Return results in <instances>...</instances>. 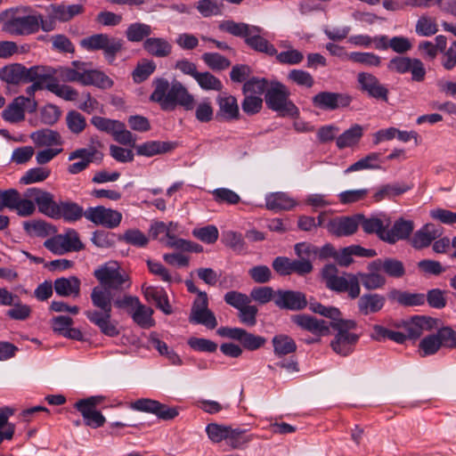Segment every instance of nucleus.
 <instances>
[{
    "mask_svg": "<svg viewBox=\"0 0 456 456\" xmlns=\"http://www.w3.org/2000/svg\"><path fill=\"white\" fill-rule=\"evenodd\" d=\"M386 298L384 296L377 293L363 294L359 296L357 307L363 315L379 312L385 305Z\"/></svg>",
    "mask_w": 456,
    "mask_h": 456,
    "instance_id": "nucleus-33",
    "label": "nucleus"
},
{
    "mask_svg": "<svg viewBox=\"0 0 456 456\" xmlns=\"http://www.w3.org/2000/svg\"><path fill=\"white\" fill-rule=\"evenodd\" d=\"M273 353L276 356L281 357L297 351L296 342L286 334L275 335L272 339Z\"/></svg>",
    "mask_w": 456,
    "mask_h": 456,
    "instance_id": "nucleus-43",
    "label": "nucleus"
},
{
    "mask_svg": "<svg viewBox=\"0 0 456 456\" xmlns=\"http://www.w3.org/2000/svg\"><path fill=\"white\" fill-rule=\"evenodd\" d=\"M195 80L203 90L221 91L223 89L221 80L210 72H200Z\"/></svg>",
    "mask_w": 456,
    "mask_h": 456,
    "instance_id": "nucleus-59",
    "label": "nucleus"
},
{
    "mask_svg": "<svg viewBox=\"0 0 456 456\" xmlns=\"http://www.w3.org/2000/svg\"><path fill=\"white\" fill-rule=\"evenodd\" d=\"M356 322L353 320L346 322H336L333 325V330L338 333L330 342L332 350L341 355L347 356L353 353L354 346L359 340L357 334L350 332V330L356 328Z\"/></svg>",
    "mask_w": 456,
    "mask_h": 456,
    "instance_id": "nucleus-8",
    "label": "nucleus"
},
{
    "mask_svg": "<svg viewBox=\"0 0 456 456\" xmlns=\"http://www.w3.org/2000/svg\"><path fill=\"white\" fill-rule=\"evenodd\" d=\"M189 322L194 324H201L213 330L217 326V321L214 313L208 308V297L207 293H199L191 305Z\"/></svg>",
    "mask_w": 456,
    "mask_h": 456,
    "instance_id": "nucleus-12",
    "label": "nucleus"
},
{
    "mask_svg": "<svg viewBox=\"0 0 456 456\" xmlns=\"http://www.w3.org/2000/svg\"><path fill=\"white\" fill-rule=\"evenodd\" d=\"M224 299L227 305L234 307L238 311L251 303L250 295L248 296L244 293L235 290L228 291L225 293Z\"/></svg>",
    "mask_w": 456,
    "mask_h": 456,
    "instance_id": "nucleus-61",
    "label": "nucleus"
},
{
    "mask_svg": "<svg viewBox=\"0 0 456 456\" xmlns=\"http://www.w3.org/2000/svg\"><path fill=\"white\" fill-rule=\"evenodd\" d=\"M413 228L414 224L412 221L400 218L395 222L393 227L390 230L386 231V235H381V240L390 244H394L397 240L409 238L413 231Z\"/></svg>",
    "mask_w": 456,
    "mask_h": 456,
    "instance_id": "nucleus-31",
    "label": "nucleus"
},
{
    "mask_svg": "<svg viewBox=\"0 0 456 456\" xmlns=\"http://www.w3.org/2000/svg\"><path fill=\"white\" fill-rule=\"evenodd\" d=\"M102 400V396H90L75 403V408L81 413L85 424L92 428L102 427L106 422L105 417L96 410V406Z\"/></svg>",
    "mask_w": 456,
    "mask_h": 456,
    "instance_id": "nucleus-13",
    "label": "nucleus"
},
{
    "mask_svg": "<svg viewBox=\"0 0 456 456\" xmlns=\"http://www.w3.org/2000/svg\"><path fill=\"white\" fill-rule=\"evenodd\" d=\"M82 85L94 86L100 88H110L113 85V81L103 72L96 69H87L85 67Z\"/></svg>",
    "mask_w": 456,
    "mask_h": 456,
    "instance_id": "nucleus-41",
    "label": "nucleus"
},
{
    "mask_svg": "<svg viewBox=\"0 0 456 456\" xmlns=\"http://www.w3.org/2000/svg\"><path fill=\"white\" fill-rule=\"evenodd\" d=\"M66 124L69 130L74 134H81L86 127V118L76 110H70L67 113Z\"/></svg>",
    "mask_w": 456,
    "mask_h": 456,
    "instance_id": "nucleus-58",
    "label": "nucleus"
},
{
    "mask_svg": "<svg viewBox=\"0 0 456 456\" xmlns=\"http://www.w3.org/2000/svg\"><path fill=\"white\" fill-rule=\"evenodd\" d=\"M29 137L37 147L53 148L54 146H61L63 143L61 134L50 128L34 131Z\"/></svg>",
    "mask_w": 456,
    "mask_h": 456,
    "instance_id": "nucleus-27",
    "label": "nucleus"
},
{
    "mask_svg": "<svg viewBox=\"0 0 456 456\" xmlns=\"http://www.w3.org/2000/svg\"><path fill=\"white\" fill-rule=\"evenodd\" d=\"M357 82L360 85V89L367 93L370 97L384 102L388 101V89L374 75L360 72L357 75Z\"/></svg>",
    "mask_w": 456,
    "mask_h": 456,
    "instance_id": "nucleus-21",
    "label": "nucleus"
},
{
    "mask_svg": "<svg viewBox=\"0 0 456 456\" xmlns=\"http://www.w3.org/2000/svg\"><path fill=\"white\" fill-rule=\"evenodd\" d=\"M123 43L120 38L101 33L81 39L80 45L87 51H103L106 60L112 63L116 55L122 50Z\"/></svg>",
    "mask_w": 456,
    "mask_h": 456,
    "instance_id": "nucleus-6",
    "label": "nucleus"
},
{
    "mask_svg": "<svg viewBox=\"0 0 456 456\" xmlns=\"http://www.w3.org/2000/svg\"><path fill=\"white\" fill-rule=\"evenodd\" d=\"M101 286L107 289L123 290L131 286L129 276L121 270L117 262H109L100 266L94 273Z\"/></svg>",
    "mask_w": 456,
    "mask_h": 456,
    "instance_id": "nucleus-5",
    "label": "nucleus"
},
{
    "mask_svg": "<svg viewBox=\"0 0 456 456\" xmlns=\"http://www.w3.org/2000/svg\"><path fill=\"white\" fill-rule=\"evenodd\" d=\"M83 216L86 217V210L77 202L71 200H61L58 202V210L54 219L62 218L65 222L75 223L79 221Z\"/></svg>",
    "mask_w": 456,
    "mask_h": 456,
    "instance_id": "nucleus-30",
    "label": "nucleus"
},
{
    "mask_svg": "<svg viewBox=\"0 0 456 456\" xmlns=\"http://www.w3.org/2000/svg\"><path fill=\"white\" fill-rule=\"evenodd\" d=\"M45 10V17L42 22V30L50 32L56 27V21L66 22L84 12L82 4L65 5L63 4H51L41 6Z\"/></svg>",
    "mask_w": 456,
    "mask_h": 456,
    "instance_id": "nucleus-7",
    "label": "nucleus"
},
{
    "mask_svg": "<svg viewBox=\"0 0 456 456\" xmlns=\"http://www.w3.org/2000/svg\"><path fill=\"white\" fill-rule=\"evenodd\" d=\"M237 341H239L241 346L246 350L256 351L265 345L266 338L265 337L250 333L241 328L238 335Z\"/></svg>",
    "mask_w": 456,
    "mask_h": 456,
    "instance_id": "nucleus-48",
    "label": "nucleus"
},
{
    "mask_svg": "<svg viewBox=\"0 0 456 456\" xmlns=\"http://www.w3.org/2000/svg\"><path fill=\"white\" fill-rule=\"evenodd\" d=\"M388 298L403 306L422 305L426 301V297L422 293H411L395 289L389 291Z\"/></svg>",
    "mask_w": 456,
    "mask_h": 456,
    "instance_id": "nucleus-37",
    "label": "nucleus"
},
{
    "mask_svg": "<svg viewBox=\"0 0 456 456\" xmlns=\"http://www.w3.org/2000/svg\"><path fill=\"white\" fill-rule=\"evenodd\" d=\"M24 230L31 236L46 237L55 232L53 226L42 220H32L23 223Z\"/></svg>",
    "mask_w": 456,
    "mask_h": 456,
    "instance_id": "nucleus-49",
    "label": "nucleus"
},
{
    "mask_svg": "<svg viewBox=\"0 0 456 456\" xmlns=\"http://www.w3.org/2000/svg\"><path fill=\"white\" fill-rule=\"evenodd\" d=\"M440 235V229L434 224H426L413 234L411 244L416 249H422L430 246Z\"/></svg>",
    "mask_w": 456,
    "mask_h": 456,
    "instance_id": "nucleus-25",
    "label": "nucleus"
},
{
    "mask_svg": "<svg viewBox=\"0 0 456 456\" xmlns=\"http://www.w3.org/2000/svg\"><path fill=\"white\" fill-rule=\"evenodd\" d=\"M226 443L232 449H240L252 440L250 436L246 435V430L240 428H232L229 427L227 432Z\"/></svg>",
    "mask_w": 456,
    "mask_h": 456,
    "instance_id": "nucleus-54",
    "label": "nucleus"
},
{
    "mask_svg": "<svg viewBox=\"0 0 456 456\" xmlns=\"http://www.w3.org/2000/svg\"><path fill=\"white\" fill-rule=\"evenodd\" d=\"M143 49L152 56L165 58L171 54L172 45L163 37H148L143 42Z\"/></svg>",
    "mask_w": 456,
    "mask_h": 456,
    "instance_id": "nucleus-36",
    "label": "nucleus"
},
{
    "mask_svg": "<svg viewBox=\"0 0 456 456\" xmlns=\"http://www.w3.org/2000/svg\"><path fill=\"white\" fill-rule=\"evenodd\" d=\"M154 90L150 96L151 102L159 104L162 110H174L176 106H182L186 110L195 107V100L187 88L179 81L159 77L153 80Z\"/></svg>",
    "mask_w": 456,
    "mask_h": 456,
    "instance_id": "nucleus-1",
    "label": "nucleus"
},
{
    "mask_svg": "<svg viewBox=\"0 0 456 456\" xmlns=\"http://www.w3.org/2000/svg\"><path fill=\"white\" fill-rule=\"evenodd\" d=\"M387 69L398 74L411 73L415 82H422L427 73L419 59L402 55L393 57L387 63Z\"/></svg>",
    "mask_w": 456,
    "mask_h": 456,
    "instance_id": "nucleus-9",
    "label": "nucleus"
},
{
    "mask_svg": "<svg viewBox=\"0 0 456 456\" xmlns=\"http://www.w3.org/2000/svg\"><path fill=\"white\" fill-rule=\"evenodd\" d=\"M91 299L94 306L101 310L100 313H111L112 296L110 289L102 286L94 287L92 289Z\"/></svg>",
    "mask_w": 456,
    "mask_h": 456,
    "instance_id": "nucleus-39",
    "label": "nucleus"
},
{
    "mask_svg": "<svg viewBox=\"0 0 456 456\" xmlns=\"http://www.w3.org/2000/svg\"><path fill=\"white\" fill-rule=\"evenodd\" d=\"M28 13L17 15L9 20V28L16 35H30L42 29V22L45 18L42 14L37 13L29 8L26 9Z\"/></svg>",
    "mask_w": 456,
    "mask_h": 456,
    "instance_id": "nucleus-14",
    "label": "nucleus"
},
{
    "mask_svg": "<svg viewBox=\"0 0 456 456\" xmlns=\"http://www.w3.org/2000/svg\"><path fill=\"white\" fill-rule=\"evenodd\" d=\"M80 280L76 276L69 278H58L54 281L53 288L57 295L61 297H77L80 294Z\"/></svg>",
    "mask_w": 456,
    "mask_h": 456,
    "instance_id": "nucleus-35",
    "label": "nucleus"
},
{
    "mask_svg": "<svg viewBox=\"0 0 456 456\" xmlns=\"http://www.w3.org/2000/svg\"><path fill=\"white\" fill-rule=\"evenodd\" d=\"M362 136V127L355 124L337 138L336 144L338 149L352 147L358 143Z\"/></svg>",
    "mask_w": 456,
    "mask_h": 456,
    "instance_id": "nucleus-46",
    "label": "nucleus"
},
{
    "mask_svg": "<svg viewBox=\"0 0 456 456\" xmlns=\"http://www.w3.org/2000/svg\"><path fill=\"white\" fill-rule=\"evenodd\" d=\"M273 56L279 63L283 65H297L304 60L303 53L292 46H288V50L280 53L276 50V54Z\"/></svg>",
    "mask_w": 456,
    "mask_h": 456,
    "instance_id": "nucleus-55",
    "label": "nucleus"
},
{
    "mask_svg": "<svg viewBox=\"0 0 456 456\" xmlns=\"http://www.w3.org/2000/svg\"><path fill=\"white\" fill-rule=\"evenodd\" d=\"M419 354L422 357L436 354L441 347L439 339L436 334L425 337L419 343Z\"/></svg>",
    "mask_w": 456,
    "mask_h": 456,
    "instance_id": "nucleus-64",
    "label": "nucleus"
},
{
    "mask_svg": "<svg viewBox=\"0 0 456 456\" xmlns=\"http://www.w3.org/2000/svg\"><path fill=\"white\" fill-rule=\"evenodd\" d=\"M326 287L337 293L347 292L351 299L358 298L361 294L359 281L354 273H346L345 276H338L330 281Z\"/></svg>",
    "mask_w": 456,
    "mask_h": 456,
    "instance_id": "nucleus-22",
    "label": "nucleus"
},
{
    "mask_svg": "<svg viewBox=\"0 0 456 456\" xmlns=\"http://www.w3.org/2000/svg\"><path fill=\"white\" fill-rule=\"evenodd\" d=\"M15 210L20 216H29L36 211V205L26 197L21 198L15 189L0 190V210Z\"/></svg>",
    "mask_w": 456,
    "mask_h": 456,
    "instance_id": "nucleus-10",
    "label": "nucleus"
},
{
    "mask_svg": "<svg viewBox=\"0 0 456 456\" xmlns=\"http://www.w3.org/2000/svg\"><path fill=\"white\" fill-rule=\"evenodd\" d=\"M265 205L268 209L277 212L291 209L295 201L284 192H274L266 196Z\"/></svg>",
    "mask_w": 456,
    "mask_h": 456,
    "instance_id": "nucleus-42",
    "label": "nucleus"
},
{
    "mask_svg": "<svg viewBox=\"0 0 456 456\" xmlns=\"http://www.w3.org/2000/svg\"><path fill=\"white\" fill-rule=\"evenodd\" d=\"M72 66L73 68L61 67L58 69H54L55 75L63 82H77L82 85V77L86 63L74 61H72Z\"/></svg>",
    "mask_w": 456,
    "mask_h": 456,
    "instance_id": "nucleus-40",
    "label": "nucleus"
},
{
    "mask_svg": "<svg viewBox=\"0 0 456 456\" xmlns=\"http://www.w3.org/2000/svg\"><path fill=\"white\" fill-rule=\"evenodd\" d=\"M435 320L431 317L415 316L409 322H403V327L407 338L416 339L419 338L425 330L433 328Z\"/></svg>",
    "mask_w": 456,
    "mask_h": 456,
    "instance_id": "nucleus-29",
    "label": "nucleus"
},
{
    "mask_svg": "<svg viewBox=\"0 0 456 456\" xmlns=\"http://www.w3.org/2000/svg\"><path fill=\"white\" fill-rule=\"evenodd\" d=\"M219 28L232 36L243 37L246 45L256 52L269 56L276 54L274 45L263 37L265 31L261 27L233 20H224L219 25Z\"/></svg>",
    "mask_w": 456,
    "mask_h": 456,
    "instance_id": "nucleus-2",
    "label": "nucleus"
},
{
    "mask_svg": "<svg viewBox=\"0 0 456 456\" xmlns=\"http://www.w3.org/2000/svg\"><path fill=\"white\" fill-rule=\"evenodd\" d=\"M192 235L204 243L213 244L218 240L219 232L215 225H207L193 229Z\"/></svg>",
    "mask_w": 456,
    "mask_h": 456,
    "instance_id": "nucleus-63",
    "label": "nucleus"
},
{
    "mask_svg": "<svg viewBox=\"0 0 456 456\" xmlns=\"http://www.w3.org/2000/svg\"><path fill=\"white\" fill-rule=\"evenodd\" d=\"M202 60L213 70H224L231 65V61L218 53H205Z\"/></svg>",
    "mask_w": 456,
    "mask_h": 456,
    "instance_id": "nucleus-60",
    "label": "nucleus"
},
{
    "mask_svg": "<svg viewBox=\"0 0 456 456\" xmlns=\"http://www.w3.org/2000/svg\"><path fill=\"white\" fill-rule=\"evenodd\" d=\"M86 219L96 225L114 229L120 224L122 214L103 206L90 207L86 209Z\"/></svg>",
    "mask_w": 456,
    "mask_h": 456,
    "instance_id": "nucleus-16",
    "label": "nucleus"
},
{
    "mask_svg": "<svg viewBox=\"0 0 456 456\" xmlns=\"http://www.w3.org/2000/svg\"><path fill=\"white\" fill-rule=\"evenodd\" d=\"M173 149V143L160 141H149L135 146L137 155L145 157L166 153Z\"/></svg>",
    "mask_w": 456,
    "mask_h": 456,
    "instance_id": "nucleus-38",
    "label": "nucleus"
},
{
    "mask_svg": "<svg viewBox=\"0 0 456 456\" xmlns=\"http://www.w3.org/2000/svg\"><path fill=\"white\" fill-rule=\"evenodd\" d=\"M322 316L330 319V322L319 320L307 314L293 315L291 320L301 329L307 330L316 336H325L330 333V328L333 329L336 322H346L352 320L343 319L340 310L335 306H325Z\"/></svg>",
    "mask_w": 456,
    "mask_h": 456,
    "instance_id": "nucleus-3",
    "label": "nucleus"
},
{
    "mask_svg": "<svg viewBox=\"0 0 456 456\" xmlns=\"http://www.w3.org/2000/svg\"><path fill=\"white\" fill-rule=\"evenodd\" d=\"M51 171L47 167H38L28 169L20 178L22 184L40 183L49 177Z\"/></svg>",
    "mask_w": 456,
    "mask_h": 456,
    "instance_id": "nucleus-57",
    "label": "nucleus"
},
{
    "mask_svg": "<svg viewBox=\"0 0 456 456\" xmlns=\"http://www.w3.org/2000/svg\"><path fill=\"white\" fill-rule=\"evenodd\" d=\"M153 310L141 302L135 306L132 314L133 321L142 329H149L155 325L152 318Z\"/></svg>",
    "mask_w": 456,
    "mask_h": 456,
    "instance_id": "nucleus-47",
    "label": "nucleus"
},
{
    "mask_svg": "<svg viewBox=\"0 0 456 456\" xmlns=\"http://www.w3.org/2000/svg\"><path fill=\"white\" fill-rule=\"evenodd\" d=\"M87 319L96 325L106 336L115 337L119 331L117 326L111 322V313H100L98 310L86 311Z\"/></svg>",
    "mask_w": 456,
    "mask_h": 456,
    "instance_id": "nucleus-26",
    "label": "nucleus"
},
{
    "mask_svg": "<svg viewBox=\"0 0 456 456\" xmlns=\"http://www.w3.org/2000/svg\"><path fill=\"white\" fill-rule=\"evenodd\" d=\"M314 107L324 110H334L349 106L352 97L346 94L320 92L312 99Z\"/></svg>",
    "mask_w": 456,
    "mask_h": 456,
    "instance_id": "nucleus-18",
    "label": "nucleus"
},
{
    "mask_svg": "<svg viewBox=\"0 0 456 456\" xmlns=\"http://www.w3.org/2000/svg\"><path fill=\"white\" fill-rule=\"evenodd\" d=\"M37 110V102L34 98L18 96L3 110V118L10 123H19L25 119V111L34 113Z\"/></svg>",
    "mask_w": 456,
    "mask_h": 456,
    "instance_id": "nucleus-15",
    "label": "nucleus"
},
{
    "mask_svg": "<svg viewBox=\"0 0 456 456\" xmlns=\"http://www.w3.org/2000/svg\"><path fill=\"white\" fill-rule=\"evenodd\" d=\"M289 97L290 91L284 84L278 80H270V86L265 94V102L268 109L278 112L282 117L297 116L298 108Z\"/></svg>",
    "mask_w": 456,
    "mask_h": 456,
    "instance_id": "nucleus-4",
    "label": "nucleus"
},
{
    "mask_svg": "<svg viewBox=\"0 0 456 456\" xmlns=\"http://www.w3.org/2000/svg\"><path fill=\"white\" fill-rule=\"evenodd\" d=\"M368 272H359L355 273L357 281L362 282V286L368 290H375L383 288L386 285L387 279L380 272L375 260L367 265Z\"/></svg>",
    "mask_w": 456,
    "mask_h": 456,
    "instance_id": "nucleus-23",
    "label": "nucleus"
},
{
    "mask_svg": "<svg viewBox=\"0 0 456 456\" xmlns=\"http://www.w3.org/2000/svg\"><path fill=\"white\" fill-rule=\"evenodd\" d=\"M142 289L143 296L148 302H154L156 306L165 314L168 315L173 313L167 292L163 288L143 285Z\"/></svg>",
    "mask_w": 456,
    "mask_h": 456,
    "instance_id": "nucleus-28",
    "label": "nucleus"
},
{
    "mask_svg": "<svg viewBox=\"0 0 456 456\" xmlns=\"http://www.w3.org/2000/svg\"><path fill=\"white\" fill-rule=\"evenodd\" d=\"M274 304L282 310L300 311L306 307L307 299L305 294L301 291L278 289Z\"/></svg>",
    "mask_w": 456,
    "mask_h": 456,
    "instance_id": "nucleus-19",
    "label": "nucleus"
},
{
    "mask_svg": "<svg viewBox=\"0 0 456 456\" xmlns=\"http://www.w3.org/2000/svg\"><path fill=\"white\" fill-rule=\"evenodd\" d=\"M270 86V80L266 78L252 77L246 81L242 87L243 94L260 96L265 94Z\"/></svg>",
    "mask_w": 456,
    "mask_h": 456,
    "instance_id": "nucleus-51",
    "label": "nucleus"
},
{
    "mask_svg": "<svg viewBox=\"0 0 456 456\" xmlns=\"http://www.w3.org/2000/svg\"><path fill=\"white\" fill-rule=\"evenodd\" d=\"M362 218L359 220V225L362 226L366 233H377L381 239V235H386V227L383 222L377 217L366 218L362 214H357Z\"/></svg>",
    "mask_w": 456,
    "mask_h": 456,
    "instance_id": "nucleus-53",
    "label": "nucleus"
},
{
    "mask_svg": "<svg viewBox=\"0 0 456 456\" xmlns=\"http://www.w3.org/2000/svg\"><path fill=\"white\" fill-rule=\"evenodd\" d=\"M218 110L216 118L219 120H237L240 118V110L237 100L232 95H218L216 97Z\"/></svg>",
    "mask_w": 456,
    "mask_h": 456,
    "instance_id": "nucleus-24",
    "label": "nucleus"
},
{
    "mask_svg": "<svg viewBox=\"0 0 456 456\" xmlns=\"http://www.w3.org/2000/svg\"><path fill=\"white\" fill-rule=\"evenodd\" d=\"M360 218L362 217L357 214L337 216L328 222L326 228L330 234L336 237L351 236L356 232Z\"/></svg>",
    "mask_w": 456,
    "mask_h": 456,
    "instance_id": "nucleus-20",
    "label": "nucleus"
},
{
    "mask_svg": "<svg viewBox=\"0 0 456 456\" xmlns=\"http://www.w3.org/2000/svg\"><path fill=\"white\" fill-rule=\"evenodd\" d=\"M151 34V28L145 23L135 22L127 28L126 36L130 42H141Z\"/></svg>",
    "mask_w": 456,
    "mask_h": 456,
    "instance_id": "nucleus-52",
    "label": "nucleus"
},
{
    "mask_svg": "<svg viewBox=\"0 0 456 456\" xmlns=\"http://www.w3.org/2000/svg\"><path fill=\"white\" fill-rule=\"evenodd\" d=\"M379 269L393 278H401L405 274V268L402 261L395 258L386 257L375 259Z\"/></svg>",
    "mask_w": 456,
    "mask_h": 456,
    "instance_id": "nucleus-45",
    "label": "nucleus"
},
{
    "mask_svg": "<svg viewBox=\"0 0 456 456\" xmlns=\"http://www.w3.org/2000/svg\"><path fill=\"white\" fill-rule=\"evenodd\" d=\"M54 75V69L48 66L36 65L30 68L24 66V83L38 82L42 86H45V84Z\"/></svg>",
    "mask_w": 456,
    "mask_h": 456,
    "instance_id": "nucleus-34",
    "label": "nucleus"
},
{
    "mask_svg": "<svg viewBox=\"0 0 456 456\" xmlns=\"http://www.w3.org/2000/svg\"><path fill=\"white\" fill-rule=\"evenodd\" d=\"M347 59L366 67H379L382 61L380 56L369 52H352L347 54Z\"/></svg>",
    "mask_w": 456,
    "mask_h": 456,
    "instance_id": "nucleus-50",
    "label": "nucleus"
},
{
    "mask_svg": "<svg viewBox=\"0 0 456 456\" xmlns=\"http://www.w3.org/2000/svg\"><path fill=\"white\" fill-rule=\"evenodd\" d=\"M0 79L7 84L24 83V65L12 63L0 69Z\"/></svg>",
    "mask_w": 456,
    "mask_h": 456,
    "instance_id": "nucleus-44",
    "label": "nucleus"
},
{
    "mask_svg": "<svg viewBox=\"0 0 456 456\" xmlns=\"http://www.w3.org/2000/svg\"><path fill=\"white\" fill-rule=\"evenodd\" d=\"M287 78L289 81L306 88H311L314 84L313 76L303 69H292L288 73Z\"/></svg>",
    "mask_w": 456,
    "mask_h": 456,
    "instance_id": "nucleus-62",
    "label": "nucleus"
},
{
    "mask_svg": "<svg viewBox=\"0 0 456 456\" xmlns=\"http://www.w3.org/2000/svg\"><path fill=\"white\" fill-rule=\"evenodd\" d=\"M415 31L421 37H431L438 31V27L435 18L429 16H420L417 20Z\"/></svg>",
    "mask_w": 456,
    "mask_h": 456,
    "instance_id": "nucleus-56",
    "label": "nucleus"
},
{
    "mask_svg": "<svg viewBox=\"0 0 456 456\" xmlns=\"http://www.w3.org/2000/svg\"><path fill=\"white\" fill-rule=\"evenodd\" d=\"M411 188L412 185H409L405 183L396 182L393 183H387L379 186L372 198L375 202H380L384 200H393L407 192Z\"/></svg>",
    "mask_w": 456,
    "mask_h": 456,
    "instance_id": "nucleus-32",
    "label": "nucleus"
},
{
    "mask_svg": "<svg viewBox=\"0 0 456 456\" xmlns=\"http://www.w3.org/2000/svg\"><path fill=\"white\" fill-rule=\"evenodd\" d=\"M23 196L37 204L40 213L54 219L58 210V202L54 200L51 192L32 187L28 188Z\"/></svg>",
    "mask_w": 456,
    "mask_h": 456,
    "instance_id": "nucleus-17",
    "label": "nucleus"
},
{
    "mask_svg": "<svg viewBox=\"0 0 456 456\" xmlns=\"http://www.w3.org/2000/svg\"><path fill=\"white\" fill-rule=\"evenodd\" d=\"M131 410L151 413L161 420H172L179 414L177 407H171L150 398H140L128 404Z\"/></svg>",
    "mask_w": 456,
    "mask_h": 456,
    "instance_id": "nucleus-11",
    "label": "nucleus"
}]
</instances>
